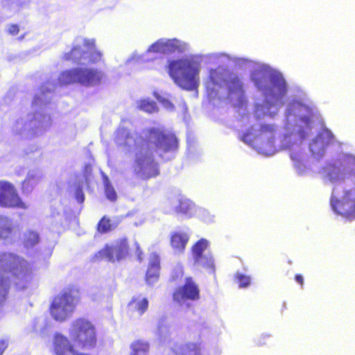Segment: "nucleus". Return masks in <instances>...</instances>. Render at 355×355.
Returning <instances> with one entry per match:
<instances>
[{
  "label": "nucleus",
  "mask_w": 355,
  "mask_h": 355,
  "mask_svg": "<svg viewBox=\"0 0 355 355\" xmlns=\"http://www.w3.org/2000/svg\"><path fill=\"white\" fill-rule=\"evenodd\" d=\"M228 74L229 71L220 67L210 69L207 81L209 86H211L213 89L215 87H221L225 84Z\"/></svg>",
  "instance_id": "4468645a"
},
{
  "label": "nucleus",
  "mask_w": 355,
  "mask_h": 355,
  "mask_svg": "<svg viewBox=\"0 0 355 355\" xmlns=\"http://www.w3.org/2000/svg\"><path fill=\"white\" fill-rule=\"evenodd\" d=\"M74 290L68 289L55 295L49 306V313L52 318L63 322L73 313L78 300L73 295Z\"/></svg>",
  "instance_id": "0eeeda50"
},
{
  "label": "nucleus",
  "mask_w": 355,
  "mask_h": 355,
  "mask_svg": "<svg viewBox=\"0 0 355 355\" xmlns=\"http://www.w3.org/2000/svg\"><path fill=\"white\" fill-rule=\"evenodd\" d=\"M131 355H139L140 353L145 355L148 351L149 345L147 343L141 340H136L131 345Z\"/></svg>",
  "instance_id": "393cba45"
},
{
  "label": "nucleus",
  "mask_w": 355,
  "mask_h": 355,
  "mask_svg": "<svg viewBox=\"0 0 355 355\" xmlns=\"http://www.w3.org/2000/svg\"><path fill=\"white\" fill-rule=\"evenodd\" d=\"M123 137H125L126 139H128L129 137L128 135H124L123 133H121V135L120 136H118V137H117V144L120 146H125L128 145L127 142L123 143L121 141V140Z\"/></svg>",
  "instance_id": "f704fd0d"
},
{
  "label": "nucleus",
  "mask_w": 355,
  "mask_h": 355,
  "mask_svg": "<svg viewBox=\"0 0 355 355\" xmlns=\"http://www.w3.org/2000/svg\"><path fill=\"white\" fill-rule=\"evenodd\" d=\"M264 338H265V336H263V338H260L258 340V345H261L263 344V342H262L261 338H263V339Z\"/></svg>",
  "instance_id": "ea45409f"
},
{
  "label": "nucleus",
  "mask_w": 355,
  "mask_h": 355,
  "mask_svg": "<svg viewBox=\"0 0 355 355\" xmlns=\"http://www.w3.org/2000/svg\"><path fill=\"white\" fill-rule=\"evenodd\" d=\"M200 349V343L188 342L180 347L177 355H201Z\"/></svg>",
  "instance_id": "aec40b11"
},
{
  "label": "nucleus",
  "mask_w": 355,
  "mask_h": 355,
  "mask_svg": "<svg viewBox=\"0 0 355 355\" xmlns=\"http://www.w3.org/2000/svg\"><path fill=\"white\" fill-rule=\"evenodd\" d=\"M115 226L112 223L111 220L107 216H103L98 221L96 230L101 234H105L114 230Z\"/></svg>",
  "instance_id": "b1692460"
},
{
  "label": "nucleus",
  "mask_w": 355,
  "mask_h": 355,
  "mask_svg": "<svg viewBox=\"0 0 355 355\" xmlns=\"http://www.w3.org/2000/svg\"><path fill=\"white\" fill-rule=\"evenodd\" d=\"M200 62L193 56L171 60L168 73L176 85L186 91L196 89L200 83Z\"/></svg>",
  "instance_id": "7ed1b4c3"
},
{
  "label": "nucleus",
  "mask_w": 355,
  "mask_h": 355,
  "mask_svg": "<svg viewBox=\"0 0 355 355\" xmlns=\"http://www.w3.org/2000/svg\"><path fill=\"white\" fill-rule=\"evenodd\" d=\"M7 31L11 35H17L19 32V26L15 24H9Z\"/></svg>",
  "instance_id": "2f4dec72"
},
{
  "label": "nucleus",
  "mask_w": 355,
  "mask_h": 355,
  "mask_svg": "<svg viewBox=\"0 0 355 355\" xmlns=\"http://www.w3.org/2000/svg\"><path fill=\"white\" fill-rule=\"evenodd\" d=\"M137 106L138 109L148 113H153L158 111L156 103L148 99H141L137 101Z\"/></svg>",
  "instance_id": "5701e85b"
},
{
  "label": "nucleus",
  "mask_w": 355,
  "mask_h": 355,
  "mask_svg": "<svg viewBox=\"0 0 355 355\" xmlns=\"http://www.w3.org/2000/svg\"><path fill=\"white\" fill-rule=\"evenodd\" d=\"M291 159H292L293 160H297V157H296L293 156V155H291Z\"/></svg>",
  "instance_id": "a19ab883"
},
{
  "label": "nucleus",
  "mask_w": 355,
  "mask_h": 355,
  "mask_svg": "<svg viewBox=\"0 0 355 355\" xmlns=\"http://www.w3.org/2000/svg\"><path fill=\"white\" fill-rule=\"evenodd\" d=\"M12 231L10 220L5 216H0V239L8 238Z\"/></svg>",
  "instance_id": "412c9836"
},
{
  "label": "nucleus",
  "mask_w": 355,
  "mask_h": 355,
  "mask_svg": "<svg viewBox=\"0 0 355 355\" xmlns=\"http://www.w3.org/2000/svg\"><path fill=\"white\" fill-rule=\"evenodd\" d=\"M135 246L136 257L139 261H141L144 259V254L142 252V250H141V248L139 247L137 242L135 243Z\"/></svg>",
  "instance_id": "473e14b6"
},
{
  "label": "nucleus",
  "mask_w": 355,
  "mask_h": 355,
  "mask_svg": "<svg viewBox=\"0 0 355 355\" xmlns=\"http://www.w3.org/2000/svg\"><path fill=\"white\" fill-rule=\"evenodd\" d=\"M40 241V236L37 232L28 230L24 234L23 243L26 248H32Z\"/></svg>",
  "instance_id": "4be33fe9"
},
{
  "label": "nucleus",
  "mask_w": 355,
  "mask_h": 355,
  "mask_svg": "<svg viewBox=\"0 0 355 355\" xmlns=\"http://www.w3.org/2000/svg\"><path fill=\"white\" fill-rule=\"evenodd\" d=\"M105 193L107 199L111 201H115L116 200L117 196L116 191L112 186L109 184H107L105 187Z\"/></svg>",
  "instance_id": "cd10ccee"
},
{
  "label": "nucleus",
  "mask_w": 355,
  "mask_h": 355,
  "mask_svg": "<svg viewBox=\"0 0 355 355\" xmlns=\"http://www.w3.org/2000/svg\"><path fill=\"white\" fill-rule=\"evenodd\" d=\"M153 44H180V42L176 38H173V39L161 38V39L157 40Z\"/></svg>",
  "instance_id": "7c9ffc66"
},
{
  "label": "nucleus",
  "mask_w": 355,
  "mask_h": 355,
  "mask_svg": "<svg viewBox=\"0 0 355 355\" xmlns=\"http://www.w3.org/2000/svg\"><path fill=\"white\" fill-rule=\"evenodd\" d=\"M69 336L70 340L60 334L55 335L53 347L55 355H92L78 350H90L98 344L97 329L85 318H78L73 321Z\"/></svg>",
  "instance_id": "f03ea898"
},
{
  "label": "nucleus",
  "mask_w": 355,
  "mask_h": 355,
  "mask_svg": "<svg viewBox=\"0 0 355 355\" xmlns=\"http://www.w3.org/2000/svg\"><path fill=\"white\" fill-rule=\"evenodd\" d=\"M128 308L130 312L137 313L141 315L148 310V300L146 297H133L128 303Z\"/></svg>",
  "instance_id": "a211bd4d"
},
{
  "label": "nucleus",
  "mask_w": 355,
  "mask_h": 355,
  "mask_svg": "<svg viewBox=\"0 0 355 355\" xmlns=\"http://www.w3.org/2000/svg\"><path fill=\"white\" fill-rule=\"evenodd\" d=\"M275 128L272 125H261L258 132L254 136V139L262 144H270L275 139Z\"/></svg>",
  "instance_id": "f3484780"
},
{
  "label": "nucleus",
  "mask_w": 355,
  "mask_h": 355,
  "mask_svg": "<svg viewBox=\"0 0 355 355\" xmlns=\"http://www.w3.org/2000/svg\"><path fill=\"white\" fill-rule=\"evenodd\" d=\"M295 279L297 283H298L301 287H303L304 285V278L303 276L300 274H296L295 275Z\"/></svg>",
  "instance_id": "c9c22d12"
},
{
  "label": "nucleus",
  "mask_w": 355,
  "mask_h": 355,
  "mask_svg": "<svg viewBox=\"0 0 355 355\" xmlns=\"http://www.w3.org/2000/svg\"><path fill=\"white\" fill-rule=\"evenodd\" d=\"M95 43V41L94 40H85L84 42H83V44H87V45H89V44H94Z\"/></svg>",
  "instance_id": "58836bf2"
},
{
  "label": "nucleus",
  "mask_w": 355,
  "mask_h": 355,
  "mask_svg": "<svg viewBox=\"0 0 355 355\" xmlns=\"http://www.w3.org/2000/svg\"><path fill=\"white\" fill-rule=\"evenodd\" d=\"M235 278L238 282L240 288H246L250 284V277L248 275L236 273Z\"/></svg>",
  "instance_id": "a878e982"
},
{
  "label": "nucleus",
  "mask_w": 355,
  "mask_h": 355,
  "mask_svg": "<svg viewBox=\"0 0 355 355\" xmlns=\"http://www.w3.org/2000/svg\"><path fill=\"white\" fill-rule=\"evenodd\" d=\"M92 173V167L89 164H87L84 166L83 169V176L87 184L89 183L90 177Z\"/></svg>",
  "instance_id": "c756f323"
},
{
  "label": "nucleus",
  "mask_w": 355,
  "mask_h": 355,
  "mask_svg": "<svg viewBox=\"0 0 355 355\" xmlns=\"http://www.w3.org/2000/svg\"><path fill=\"white\" fill-rule=\"evenodd\" d=\"M225 85L227 87L229 94H243V85L241 80L238 76L229 73Z\"/></svg>",
  "instance_id": "6ab92c4d"
},
{
  "label": "nucleus",
  "mask_w": 355,
  "mask_h": 355,
  "mask_svg": "<svg viewBox=\"0 0 355 355\" xmlns=\"http://www.w3.org/2000/svg\"><path fill=\"white\" fill-rule=\"evenodd\" d=\"M200 297V288L192 277H187L184 284L176 287L172 293L173 301L180 305L187 301H198Z\"/></svg>",
  "instance_id": "9b49d317"
},
{
  "label": "nucleus",
  "mask_w": 355,
  "mask_h": 355,
  "mask_svg": "<svg viewBox=\"0 0 355 355\" xmlns=\"http://www.w3.org/2000/svg\"><path fill=\"white\" fill-rule=\"evenodd\" d=\"M252 135V132H250V131H248L246 132H245L243 136H242V139L243 141L246 142V143H250V135Z\"/></svg>",
  "instance_id": "e433bc0d"
},
{
  "label": "nucleus",
  "mask_w": 355,
  "mask_h": 355,
  "mask_svg": "<svg viewBox=\"0 0 355 355\" xmlns=\"http://www.w3.org/2000/svg\"><path fill=\"white\" fill-rule=\"evenodd\" d=\"M208 247V241L205 239L198 240L191 247L192 257L194 263L199 264L205 269L214 272V259L210 256H205L203 252Z\"/></svg>",
  "instance_id": "ddd939ff"
},
{
  "label": "nucleus",
  "mask_w": 355,
  "mask_h": 355,
  "mask_svg": "<svg viewBox=\"0 0 355 355\" xmlns=\"http://www.w3.org/2000/svg\"><path fill=\"white\" fill-rule=\"evenodd\" d=\"M74 196L78 203H83L85 200V195L83 191V187L80 184H76L75 186Z\"/></svg>",
  "instance_id": "bb28decb"
},
{
  "label": "nucleus",
  "mask_w": 355,
  "mask_h": 355,
  "mask_svg": "<svg viewBox=\"0 0 355 355\" xmlns=\"http://www.w3.org/2000/svg\"><path fill=\"white\" fill-rule=\"evenodd\" d=\"M128 254V240L126 238H121L116 241L114 245H105L93 255L92 259L99 261L105 258L110 262L120 261L125 259Z\"/></svg>",
  "instance_id": "9d476101"
},
{
  "label": "nucleus",
  "mask_w": 355,
  "mask_h": 355,
  "mask_svg": "<svg viewBox=\"0 0 355 355\" xmlns=\"http://www.w3.org/2000/svg\"><path fill=\"white\" fill-rule=\"evenodd\" d=\"M103 76V73L96 69L79 67L61 72L58 81L60 85L78 83L89 87L100 84Z\"/></svg>",
  "instance_id": "39448f33"
},
{
  "label": "nucleus",
  "mask_w": 355,
  "mask_h": 355,
  "mask_svg": "<svg viewBox=\"0 0 355 355\" xmlns=\"http://www.w3.org/2000/svg\"><path fill=\"white\" fill-rule=\"evenodd\" d=\"M146 155L137 157L134 164V171L143 180H148L159 174L158 164L153 158L155 153L159 157L164 153L173 152L178 148V140L173 132L158 128L147 130L144 139Z\"/></svg>",
  "instance_id": "f257e3e1"
},
{
  "label": "nucleus",
  "mask_w": 355,
  "mask_h": 355,
  "mask_svg": "<svg viewBox=\"0 0 355 355\" xmlns=\"http://www.w3.org/2000/svg\"><path fill=\"white\" fill-rule=\"evenodd\" d=\"M189 241V234L183 231H175L170 236V244L172 248L179 252L184 251Z\"/></svg>",
  "instance_id": "2eb2a0df"
},
{
  "label": "nucleus",
  "mask_w": 355,
  "mask_h": 355,
  "mask_svg": "<svg viewBox=\"0 0 355 355\" xmlns=\"http://www.w3.org/2000/svg\"><path fill=\"white\" fill-rule=\"evenodd\" d=\"M184 270L182 268L175 270L170 276L169 281L173 283H177L182 279Z\"/></svg>",
  "instance_id": "c85d7f7f"
},
{
  "label": "nucleus",
  "mask_w": 355,
  "mask_h": 355,
  "mask_svg": "<svg viewBox=\"0 0 355 355\" xmlns=\"http://www.w3.org/2000/svg\"><path fill=\"white\" fill-rule=\"evenodd\" d=\"M4 268L0 271V305H3L8 297L12 277H17L28 270L26 261L13 254H5Z\"/></svg>",
  "instance_id": "20e7f679"
},
{
  "label": "nucleus",
  "mask_w": 355,
  "mask_h": 355,
  "mask_svg": "<svg viewBox=\"0 0 355 355\" xmlns=\"http://www.w3.org/2000/svg\"><path fill=\"white\" fill-rule=\"evenodd\" d=\"M76 52L80 53V51L78 49L77 47L74 46L71 49V52L67 55L66 59L67 60H74L76 58V56H74L73 54L76 53Z\"/></svg>",
  "instance_id": "72a5a7b5"
},
{
  "label": "nucleus",
  "mask_w": 355,
  "mask_h": 355,
  "mask_svg": "<svg viewBox=\"0 0 355 355\" xmlns=\"http://www.w3.org/2000/svg\"><path fill=\"white\" fill-rule=\"evenodd\" d=\"M330 207L336 214L347 220L355 219V187L345 190L341 197H338L335 189L329 200Z\"/></svg>",
  "instance_id": "6e6552de"
},
{
  "label": "nucleus",
  "mask_w": 355,
  "mask_h": 355,
  "mask_svg": "<svg viewBox=\"0 0 355 355\" xmlns=\"http://www.w3.org/2000/svg\"><path fill=\"white\" fill-rule=\"evenodd\" d=\"M251 79L257 89L263 92L265 96L282 98L287 92L286 80L281 74H272L270 76V86L267 85V73L262 69L254 70L252 73Z\"/></svg>",
  "instance_id": "423d86ee"
},
{
  "label": "nucleus",
  "mask_w": 355,
  "mask_h": 355,
  "mask_svg": "<svg viewBox=\"0 0 355 355\" xmlns=\"http://www.w3.org/2000/svg\"><path fill=\"white\" fill-rule=\"evenodd\" d=\"M7 347V344L5 341H0V355H2L3 352Z\"/></svg>",
  "instance_id": "4c0bfd02"
},
{
  "label": "nucleus",
  "mask_w": 355,
  "mask_h": 355,
  "mask_svg": "<svg viewBox=\"0 0 355 355\" xmlns=\"http://www.w3.org/2000/svg\"><path fill=\"white\" fill-rule=\"evenodd\" d=\"M160 259L157 255H154L150 260L146 272V281L148 284L157 282L159 277Z\"/></svg>",
  "instance_id": "dca6fc26"
},
{
  "label": "nucleus",
  "mask_w": 355,
  "mask_h": 355,
  "mask_svg": "<svg viewBox=\"0 0 355 355\" xmlns=\"http://www.w3.org/2000/svg\"><path fill=\"white\" fill-rule=\"evenodd\" d=\"M323 172L331 182L343 180L346 178H355V157L347 155L328 163L323 168Z\"/></svg>",
  "instance_id": "1a4fd4ad"
},
{
  "label": "nucleus",
  "mask_w": 355,
  "mask_h": 355,
  "mask_svg": "<svg viewBox=\"0 0 355 355\" xmlns=\"http://www.w3.org/2000/svg\"><path fill=\"white\" fill-rule=\"evenodd\" d=\"M0 207L4 208L26 209L15 186L10 182L0 180Z\"/></svg>",
  "instance_id": "f8f14e48"
}]
</instances>
